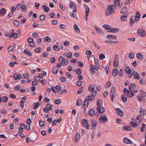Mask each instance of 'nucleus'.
Instances as JSON below:
<instances>
[{
    "label": "nucleus",
    "instance_id": "f257e3e1",
    "mask_svg": "<svg viewBox=\"0 0 146 146\" xmlns=\"http://www.w3.org/2000/svg\"><path fill=\"white\" fill-rule=\"evenodd\" d=\"M142 118L140 114L138 115L137 117L135 119V122L134 123L133 121L130 122V125L133 127H137V125L141 123L142 121Z\"/></svg>",
    "mask_w": 146,
    "mask_h": 146
},
{
    "label": "nucleus",
    "instance_id": "f03ea898",
    "mask_svg": "<svg viewBox=\"0 0 146 146\" xmlns=\"http://www.w3.org/2000/svg\"><path fill=\"white\" fill-rule=\"evenodd\" d=\"M115 7L114 5H112L108 7L106 9V15H109L112 13H114L113 11L114 9H115Z\"/></svg>",
    "mask_w": 146,
    "mask_h": 146
},
{
    "label": "nucleus",
    "instance_id": "7ed1b4c3",
    "mask_svg": "<svg viewBox=\"0 0 146 146\" xmlns=\"http://www.w3.org/2000/svg\"><path fill=\"white\" fill-rule=\"evenodd\" d=\"M97 94L96 90L92 92L91 95L88 96L86 98V100H87L88 101H93L95 99V97Z\"/></svg>",
    "mask_w": 146,
    "mask_h": 146
},
{
    "label": "nucleus",
    "instance_id": "20e7f679",
    "mask_svg": "<svg viewBox=\"0 0 146 146\" xmlns=\"http://www.w3.org/2000/svg\"><path fill=\"white\" fill-rule=\"evenodd\" d=\"M126 73L129 76L128 77L130 78L132 77L133 73L134 72V70L132 69V70H131L130 68L127 66L125 69Z\"/></svg>",
    "mask_w": 146,
    "mask_h": 146
},
{
    "label": "nucleus",
    "instance_id": "39448f33",
    "mask_svg": "<svg viewBox=\"0 0 146 146\" xmlns=\"http://www.w3.org/2000/svg\"><path fill=\"white\" fill-rule=\"evenodd\" d=\"M137 33L141 37H144L146 35V33L143 29H139L137 30Z\"/></svg>",
    "mask_w": 146,
    "mask_h": 146
},
{
    "label": "nucleus",
    "instance_id": "423d86ee",
    "mask_svg": "<svg viewBox=\"0 0 146 146\" xmlns=\"http://www.w3.org/2000/svg\"><path fill=\"white\" fill-rule=\"evenodd\" d=\"M90 71L91 73L92 74H94L95 73V70H98L99 68V66L94 65L93 64H90Z\"/></svg>",
    "mask_w": 146,
    "mask_h": 146
},
{
    "label": "nucleus",
    "instance_id": "0eeeda50",
    "mask_svg": "<svg viewBox=\"0 0 146 146\" xmlns=\"http://www.w3.org/2000/svg\"><path fill=\"white\" fill-rule=\"evenodd\" d=\"M81 123L82 125L86 126L87 129H90V125L88 123V120H87L85 119H83L81 121Z\"/></svg>",
    "mask_w": 146,
    "mask_h": 146
},
{
    "label": "nucleus",
    "instance_id": "6e6552de",
    "mask_svg": "<svg viewBox=\"0 0 146 146\" xmlns=\"http://www.w3.org/2000/svg\"><path fill=\"white\" fill-rule=\"evenodd\" d=\"M107 121V118L105 114L102 115L101 116L99 119V122L101 123L106 122Z\"/></svg>",
    "mask_w": 146,
    "mask_h": 146
},
{
    "label": "nucleus",
    "instance_id": "1a4fd4ad",
    "mask_svg": "<svg viewBox=\"0 0 146 146\" xmlns=\"http://www.w3.org/2000/svg\"><path fill=\"white\" fill-rule=\"evenodd\" d=\"M137 20V18L135 17V16H131L129 20V24L130 26H132L135 21H138Z\"/></svg>",
    "mask_w": 146,
    "mask_h": 146
},
{
    "label": "nucleus",
    "instance_id": "9d476101",
    "mask_svg": "<svg viewBox=\"0 0 146 146\" xmlns=\"http://www.w3.org/2000/svg\"><path fill=\"white\" fill-rule=\"evenodd\" d=\"M115 111L117 114L121 116H123L124 113L123 111L119 108L115 109Z\"/></svg>",
    "mask_w": 146,
    "mask_h": 146
},
{
    "label": "nucleus",
    "instance_id": "9b49d317",
    "mask_svg": "<svg viewBox=\"0 0 146 146\" xmlns=\"http://www.w3.org/2000/svg\"><path fill=\"white\" fill-rule=\"evenodd\" d=\"M96 109L99 113H102L105 111L104 108L101 106L97 107Z\"/></svg>",
    "mask_w": 146,
    "mask_h": 146
},
{
    "label": "nucleus",
    "instance_id": "f8f14e48",
    "mask_svg": "<svg viewBox=\"0 0 146 146\" xmlns=\"http://www.w3.org/2000/svg\"><path fill=\"white\" fill-rule=\"evenodd\" d=\"M89 103V101H88V100H86L85 98L84 104L82 105V108H84L87 107Z\"/></svg>",
    "mask_w": 146,
    "mask_h": 146
},
{
    "label": "nucleus",
    "instance_id": "ddd939ff",
    "mask_svg": "<svg viewBox=\"0 0 146 146\" xmlns=\"http://www.w3.org/2000/svg\"><path fill=\"white\" fill-rule=\"evenodd\" d=\"M91 125L93 128L96 127L97 125V121L95 119H93L91 121Z\"/></svg>",
    "mask_w": 146,
    "mask_h": 146
},
{
    "label": "nucleus",
    "instance_id": "4468645a",
    "mask_svg": "<svg viewBox=\"0 0 146 146\" xmlns=\"http://www.w3.org/2000/svg\"><path fill=\"white\" fill-rule=\"evenodd\" d=\"M133 77L136 80H139L140 79V77L139 74L136 72H134Z\"/></svg>",
    "mask_w": 146,
    "mask_h": 146
},
{
    "label": "nucleus",
    "instance_id": "2eb2a0df",
    "mask_svg": "<svg viewBox=\"0 0 146 146\" xmlns=\"http://www.w3.org/2000/svg\"><path fill=\"white\" fill-rule=\"evenodd\" d=\"M128 13H126V14H124L121 17V20L123 21L126 20L127 19V17L128 16Z\"/></svg>",
    "mask_w": 146,
    "mask_h": 146
},
{
    "label": "nucleus",
    "instance_id": "dca6fc26",
    "mask_svg": "<svg viewBox=\"0 0 146 146\" xmlns=\"http://www.w3.org/2000/svg\"><path fill=\"white\" fill-rule=\"evenodd\" d=\"M123 141L124 143L126 144H131L132 143V142L126 137L124 138L123 139Z\"/></svg>",
    "mask_w": 146,
    "mask_h": 146
},
{
    "label": "nucleus",
    "instance_id": "f3484780",
    "mask_svg": "<svg viewBox=\"0 0 146 146\" xmlns=\"http://www.w3.org/2000/svg\"><path fill=\"white\" fill-rule=\"evenodd\" d=\"M74 29L75 32L77 33H80V31L78 27V26L76 24H74Z\"/></svg>",
    "mask_w": 146,
    "mask_h": 146
},
{
    "label": "nucleus",
    "instance_id": "a211bd4d",
    "mask_svg": "<svg viewBox=\"0 0 146 146\" xmlns=\"http://www.w3.org/2000/svg\"><path fill=\"white\" fill-rule=\"evenodd\" d=\"M95 113V110L93 109H90L89 111V114L91 116H93L94 115Z\"/></svg>",
    "mask_w": 146,
    "mask_h": 146
},
{
    "label": "nucleus",
    "instance_id": "6ab92c4d",
    "mask_svg": "<svg viewBox=\"0 0 146 146\" xmlns=\"http://www.w3.org/2000/svg\"><path fill=\"white\" fill-rule=\"evenodd\" d=\"M118 73L117 70L116 68L113 69L112 71V74L113 76H115Z\"/></svg>",
    "mask_w": 146,
    "mask_h": 146
},
{
    "label": "nucleus",
    "instance_id": "aec40b11",
    "mask_svg": "<svg viewBox=\"0 0 146 146\" xmlns=\"http://www.w3.org/2000/svg\"><path fill=\"white\" fill-rule=\"evenodd\" d=\"M140 109L139 112L141 115H146V110L143 109L142 108H140Z\"/></svg>",
    "mask_w": 146,
    "mask_h": 146
},
{
    "label": "nucleus",
    "instance_id": "412c9836",
    "mask_svg": "<svg viewBox=\"0 0 146 146\" xmlns=\"http://www.w3.org/2000/svg\"><path fill=\"white\" fill-rule=\"evenodd\" d=\"M116 36L112 35H108L106 37L108 39H115L116 38Z\"/></svg>",
    "mask_w": 146,
    "mask_h": 146
},
{
    "label": "nucleus",
    "instance_id": "4be33fe9",
    "mask_svg": "<svg viewBox=\"0 0 146 146\" xmlns=\"http://www.w3.org/2000/svg\"><path fill=\"white\" fill-rule=\"evenodd\" d=\"M95 88V86L94 85H90L88 87L89 90L92 92H94V90Z\"/></svg>",
    "mask_w": 146,
    "mask_h": 146
},
{
    "label": "nucleus",
    "instance_id": "5701e85b",
    "mask_svg": "<svg viewBox=\"0 0 146 146\" xmlns=\"http://www.w3.org/2000/svg\"><path fill=\"white\" fill-rule=\"evenodd\" d=\"M39 102H38L36 103H34L33 104V109L34 110L36 109V108H38L39 106Z\"/></svg>",
    "mask_w": 146,
    "mask_h": 146
},
{
    "label": "nucleus",
    "instance_id": "b1692460",
    "mask_svg": "<svg viewBox=\"0 0 146 146\" xmlns=\"http://www.w3.org/2000/svg\"><path fill=\"white\" fill-rule=\"evenodd\" d=\"M127 11V7H124L122 8L120 11V12L122 13H125Z\"/></svg>",
    "mask_w": 146,
    "mask_h": 146
},
{
    "label": "nucleus",
    "instance_id": "393cba45",
    "mask_svg": "<svg viewBox=\"0 0 146 146\" xmlns=\"http://www.w3.org/2000/svg\"><path fill=\"white\" fill-rule=\"evenodd\" d=\"M70 7V8L74 7V8H76V6L75 4L72 1H71L69 3Z\"/></svg>",
    "mask_w": 146,
    "mask_h": 146
},
{
    "label": "nucleus",
    "instance_id": "a878e982",
    "mask_svg": "<svg viewBox=\"0 0 146 146\" xmlns=\"http://www.w3.org/2000/svg\"><path fill=\"white\" fill-rule=\"evenodd\" d=\"M137 58L141 60L143 59V55L141 53H138L137 54Z\"/></svg>",
    "mask_w": 146,
    "mask_h": 146
},
{
    "label": "nucleus",
    "instance_id": "bb28decb",
    "mask_svg": "<svg viewBox=\"0 0 146 146\" xmlns=\"http://www.w3.org/2000/svg\"><path fill=\"white\" fill-rule=\"evenodd\" d=\"M24 53L29 56H32L31 53L27 49H25L24 50Z\"/></svg>",
    "mask_w": 146,
    "mask_h": 146
},
{
    "label": "nucleus",
    "instance_id": "cd10ccee",
    "mask_svg": "<svg viewBox=\"0 0 146 146\" xmlns=\"http://www.w3.org/2000/svg\"><path fill=\"white\" fill-rule=\"evenodd\" d=\"M75 140L76 141V142H77L78 141V140L80 137V135L79 133H77L76 134V135L75 137Z\"/></svg>",
    "mask_w": 146,
    "mask_h": 146
},
{
    "label": "nucleus",
    "instance_id": "c85d7f7f",
    "mask_svg": "<svg viewBox=\"0 0 146 146\" xmlns=\"http://www.w3.org/2000/svg\"><path fill=\"white\" fill-rule=\"evenodd\" d=\"M122 100L124 102H126L127 101V97L126 95L124 94L122 96Z\"/></svg>",
    "mask_w": 146,
    "mask_h": 146
},
{
    "label": "nucleus",
    "instance_id": "c756f323",
    "mask_svg": "<svg viewBox=\"0 0 146 146\" xmlns=\"http://www.w3.org/2000/svg\"><path fill=\"white\" fill-rule=\"evenodd\" d=\"M59 69L57 68L56 67H53L52 70L53 73L54 74H56L58 72Z\"/></svg>",
    "mask_w": 146,
    "mask_h": 146
},
{
    "label": "nucleus",
    "instance_id": "7c9ffc66",
    "mask_svg": "<svg viewBox=\"0 0 146 146\" xmlns=\"http://www.w3.org/2000/svg\"><path fill=\"white\" fill-rule=\"evenodd\" d=\"M102 100L100 99H99L97 101V105L98 106H102Z\"/></svg>",
    "mask_w": 146,
    "mask_h": 146
},
{
    "label": "nucleus",
    "instance_id": "2f4dec72",
    "mask_svg": "<svg viewBox=\"0 0 146 146\" xmlns=\"http://www.w3.org/2000/svg\"><path fill=\"white\" fill-rule=\"evenodd\" d=\"M135 87V84L132 83V84H130L129 85V90L132 91L131 90V89L133 87Z\"/></svg>",
    "mask_w": 146,
    "mask_h": 146
},
{
    "label": "nucleus",
    "instance_id": "473e14b6",
    "mask_svg": "<svg viewBox=\"0 0 146 146\" xmlns=\"http://www.w3.org/2000/svg\"><path fill=\"white\" fill-rule=\"evenodd\" d=\"M82 101L81 100L79 99H78L76 102V105L78 106H81L82 104Z\"/></svg>",
    "mask_w": 146,
    "mask_h": 146
},
{
    "label": "nucleus",
    "instance_id": "72a5a7b5",
    "mask_svg": "<svg viewBox=\"0 0 146 146\" xmlns=\"http://www.w3.org/2000/svg\"><path fill=\"white\" fill-rule=\"evenodd\" d=\"M131 91H129L127 94V96L129 98H131L134 95V94Z\"/></svg>",
    "mask_w": 146,
    "mask_h": 146
},
{
    "label": "nucleus",
    "instance_id": "f704fd0d",
    "mask_svg": "<svg viewBox=\"0 0 146 146\" xmlns=\"http://www.w3.org/2000/svg\"><path fill=\"white\" fill-rule=\"evenodd\" d=\"M119 31V29L117 28H114L112 29L110 31H108L109 32H111L113 33H115L118 31Z\"/></svg>",
    "mask_w": 146,
    "mask_h": 146
},
{
    "label": "nucleus",
    "instance_id": "c9c22d12",
    "mask_svg": "<svg viewBox=\"0 0 146 146\" xmlns=\"http://www.w3.org/2000/svg\"><path fill=\"white\" fill-rule=\"evenodd\" d=\"M118 60H115L114 63H113V66L114 67H116L118 65Z\"/></svg>",
    "mask_w": 146,
    "mask_h": 146
},
{
    "label": "nucleus",
    "instance_id": "e433bc0d",
    "mask_svg": "<svg viewBox=\"0 0 146 146\" xmlns=\"http://www.w3.org/2000/svg\"><path fill=\"white\" fill-rule=\"evenodd\" d=\"M62 62V64L64 65H66L68 64V60L67 59H64Z\"/></svg>",
    "mask_w": 146,
    "mask_h": 146
},
{
    "label": "nucleus",
    "instance_id": "4c0bfd02",
    "mask_svg": "<svg viewBox=\"0 0 146 146\" xmlns=\"http://www.w3.org/2000/svg\"><path fill=\"white\" fill-rule=\"evenodd\" d=\"M123 130H131V128L129 126H125L123 127Z\"/></svg>",
    "mask_w": 146,
    "mask_h": 146
},
{
    "label": "nucleus",
    "instance_id": "58836bf2",
    "mask_svg": "<svg viewBox=\"0 0 146 146\" xmlns=\"http://www.w3.org/2000/svg\"><path fill=\"white\" fill-rule=\"evenodd\" d=\"M140 83L142 85H145L146 83V79L145 78H143L140 80Z\"/></svg>",
    "mask_w": 146,
    "mask_h": 146
},
{
    "label": "nucleus",
    "instance_id": "ea45409f",
    "mask_svg": "<svg viewBox=\"0 0 146 146\" xmlns=\"http://www.w3.org/2000/svg\"><path fill=\"white\" fill-rule=\"evenodd\" d=\"M105 57V55L103 54H101L99 56V58L101 60L104 59Z\"/></svg>",
    "mask_w": 146,
    "mask_h": 146
},
{
    "label": "nucleus",
    "instance_id": "a19ab883",
    "mask_svg": "<svg viewBox=\"0 0 146 146\" xmlns=\"http://www.w3.org/2000/svg\"><path fill=\"white\" fill-rule=\"evenodd\" d=\"M44 40L45 41H47L48 42H50L51 40L48 36H46L44 38Z\"/></svg>",
    "mask_w": 146,
    "mask_h": 146
},
{
    "label": "nucleus",
    "instance_id": "79ce46f5",
    "mask_svg": "<svg viewBox=\"0 0 146 146\" xmlns=\"http://www.w3.org/2000/svg\"><path fill=\"white\" fill-rule=\"evenodd\" d=\"M117 42V41H106L105 42L108 44H114L115 43Z\"/></svg>",
    "mask_w": 146,
    "mask_h": 146
},
{
    "label": "nucleus",
    "instance_id": "37998d69",
    "mask_svg": "<svg viewBox=\"0 0 146 146\" xmlns=\"http://www.w3.org/2000/svg\"><path fill=\"white\" fill-rule=\"evenodd\" d=\"M5 9L4 8H3L0 11V13L3 15L5 14Z\"/></svg>",
    "mask_w": 146,
    "mask_h": 146
},
{
    "label": "nucleus",
    "instance_id": "c03bdc74",
    "mask_svg": "<svg viewBox=\"0 0 146 146\" xmlns=\"http://www.w3.org/2000/svg\"><path fill=\"white\" fill-rule=\"evenodd\" d=\"M8 98L7 96H4L3 97L2 101L4 103L8 101Z\"/></svg>",
    "mask_w": 146,
    "mask_h": 146
},
{
    "label": "nucleus",
    "instance_id": "a18cd8bd",
    "mask_svg": "<svg viewBox=\"0 0 146 146\" xmlns=\"http://www.w3.org/2000/svg\"><path fill=\"white\" fill-rule=\"evenodd\" d=\"M23 76L25 79H29V74L27 73L24 74Z\"/></svg>",
    "mask_w": 146,
    "mask_h": 146
},
{
    "label": "nucleus",
    "instance_id": "49530a36",
    "mask_svg": "<svg viewBox=\"0 0 146 146\" xmlns=\"http://www.w3.org/2000/svg\"><path fill=\"white\" fill-rule=\"evenodd\" d=\"M59 5L62 10L64 11L65 10L66 7L64 6L61 3H59Z\"/></svg>",
    "mask_w": 146,
    "mask_h": 146
},
{
    "label": "nucleus",
    "instance_id": "de8ad7c7",
    "mask_svg": "<svg viewBox=\"0 0 146 146\" xmlns=\"http://www.w3.org/2000/svg\"><path fill=\"white\" fill-rule=\"evenodd\" d=\"M40 19L41 21H44L46 19L45 16L44 15H41L39 18Z\"/></svg>",
    "mask_w": 146,
    "mask_h": 146
},
{
    "label": "nucleus",
    "instance_id": "09e8293b",
    "mask_svg": "<svg viewBox=\"0 0 146 146\" xmlns=\"http://www.w3.org/2000/svg\"><path fill=\"white\" fill-rule=\"evenodd\" d=\"M92 42L94 46L97 49H99L100 48V46L97 44L96 42H95L94 41H92Z\"/></svg>",
    "mask_w": 146,
    "mask_h": 146
},
{
    "label": "nucleus",
    "instance_id": "8fccbe9b",
    "mask_svg": "<svg viewBox=\"0 0 146 146\" xmlns=\"http://www.w3.org/2000/svg\"><path fill=\"white\" fill-rule=\"evenodd\" d=\"M44 8V11L45 12H47L49 11V8L48 7H46L45 5H43L42 7V9H43Z\"/></svg>",
    "mask_w": 146,
    "mask_h": 146
},
{
    "label": "nucleus",
    "instance_id": "3c124183",
    "mask_svg": "<svg viewBox=\"0 0 146 146\" xmlns=\"http://www.w3.org/2000/svg\"><path fill=\"white\" fill-rule=\"evenodd\" d=\"M21 10L23 11H25L27 9V7L25 5H23L21 6Z\"/></svg>",
    "mask_w": 146,
    "mask_h": 146
},
{
    "label": "nucleus",
    "instance_id": "603ef678",
    "mask_svg": "<svg viewBox=\"0 0 146 146\" xmlns=\"http://www.w3.org/2000/svg\"><path fill=\"white\" fill-rule=\"evenodd\" d=\"M13 24L15 26L17 27L19 25V22L18 21L15 20L13 21Z\"/></svg>",
    "mask_w": 146,
    "mask_h": 146
},
{
    "label": "nucleus",
    "instance_id": "864d4df0",
    "mask_svg": "<svg viewBox=\"0 0 146 146\" xmlns=\"http://www.w3.org/2000/svg\"><path fill=\"white\" fill-rule=\"evenodd\" d=\"M140 15V14L139 12L138 11H137L136 13V16H135V17L137 18V20H139V19Z\"/></svg>",
    "mask_w": 146,
    "mask_h": 146
},
{
    "label": "nucleus",
    "instance_id": "5fc2aeb1",
    "mask_svg": "<svg viewBox=\"0 0 146 146\" xmlns=\"http://www.w3.org/2000/svg\"><path fill=\"white\" fill-rule=\"evenodd\" d=\"M59 27L60 29H64L66 28V26L65 25L61 24L60 25Z\"/></svg>",
    "mask_w": 146,
    "mask_h": 146
},
{
    "label": "nucleus",
    "instance_id": "6e6d98bb",
    "mask_svg": "<svg viewBox=\"0 0 146 146\" xmlns=\"http://www.w3.org/2000/svg\"><path fill=\"white\" fill-rule=\"evenodd\" d=\"M60 80L62 82H65L66 80V78L64 77H60Z\"/></svg>",
    "mask_w": 146,
    "mask_h": 146
},
{
    "label": "nucleus",
    "instance_id": "4d7b16f0",
    "mask_svg": "<svg viewBox=\"0 0 146 146\" xmlns=\"http://www.w3.org/2000/svg\"><path fill=\"white\" fill-rule=\"evenodd\" d=\"M129 57L131 59H132L134 57V55L133 53L131 52L129 55Z\"/></svg>",
    "mask_w": 146,
    "mask_h": 146
},
{
    "label": "nucleus",
    "instance_id": "13d9d810",
    "mask_svg": "<svg viewBox=\"0 0 146 146\" xmlns=\"http://www.w3.org/2000/svg\"><path fill=\"white\" fill-rule=\"evenodd\" d=\"M109 68L108 65H107L105 67V70L106 73L108 75L109 73Z\"/></svg>",
    "mask_w": 146,
    "mask_h": 146
},
{
    "label": "nucleus",
    "instance_id": "bf43d9fd",
    "mask_svg": "<svg viewBox=\"0 0 146 146\" xmlns=\"http://www.w3.org/2000/svg\"><path fill=\"white\" fill-rule=\"evenodd\" d=\"M83 91V88L82 87H81L78 89V93L79 94H81L82 93Z\"/></svg>",
    "mask_w": 146,
    "mask_h": 146
},
{
    "label": "nucleus",
    "instance_id": "052dcab7",
    "mask_svg": "<svg viewBox=\"0 0 146 146\" xmlns=\"http://www.w3.org/2000/svg\"><path fill=\"white\" fill-rule=\"evenodd\" d=\"M54 49L56 51H58L59 49V47L58 45H54L53 46Z\"/></svg>",
    "mask_w": 146,
    "mask_h": 146
},
{
    "label": "nucleus",
    "instance_id": "680f3d73",
    "mask_svg": "<svg viewBox=\"0 0 146 146\" xmlns=\"http://www.w3.org/2000/svg\"><path fill=\"white\" fill-rule=\"evenodd\" d=\"M39 124L40 126L41 127L43 126L44 125V122L42 120L39 121Z\"/></svg>",
    "mask_w": 146,
    "mask_h": 146
},
{
    "label": "nucleus",
    "instance_id": "e2e57ef3",
    "mask_svg": "<svg viewBox=\"0 0 146 146\" xmlns=\"http://www.w3.org/2000/svg\"><path fill=\"white\" fill-rule=\"evenodd\" d=\"M140 92L143 97L146 96V92L143 90H140Z\"/></svg>",
    "mask_w": 146,
    "mask_h": 146
},
{
    "label": "nucleus",
    "instance_id": "0e129e2a",
    "mask_svg": "<svg viewBox=\"0 0 146 146\" xmlns=\"http://www.w3.org/2000/svg\"><path fill=\"white\" fill-rule=\"evenodd\" d=\"M46 107L48 108V109L49 110H51L52 109V106L49 104H47L46 105Z\"/></svg>",
    "mask_w": 146,
    "mask_h": 146
},
{
    "label": "nucleus",
    "instance_id": "69168bd1",
    "mask_svg": "<svg viewBox=\"0 0 146 146\" xmlns=\"http://www.w3.org/2000/svg\"><path fill=\"white\" fill-rule=\"evenodd\" d=\"M13 50V46H9L7 48V50L9 52H11Z\"/></svg>",
    "mask_w": 146,
    "mask_h": 146
},
{
    "label": "nucleus",
    "instance_id": "338daca9",
    "mask_svg": "<svg viewBox=\"0 0 146 146\" xmlns=\"http://www.w3.org/2000/svg\"><path fill=\"white\" fill-rule=\"evenodd\" d=\"M96 29V30L97 31L100 33L103 34V32L98 27H95Z\"/></svg>",
    "mask_w": 146,
    "mask_h": 146
},
{
    "label": "nucleus",
    "instance_id": "774afa93",
    "mask_svg": "<svg viewBox=\"0 0 146 146\" xmlns=\"http://www.w3.org/2000/svg\"><path fill=\"white\" fill-rule=\"evenodd\" d=\"M82 82L80 81H77L76 82V85L78 86H80L82 84Z\"/></svg>",
    "mask_w": 146,
    "mask_h": 146
}]
</instances>
